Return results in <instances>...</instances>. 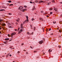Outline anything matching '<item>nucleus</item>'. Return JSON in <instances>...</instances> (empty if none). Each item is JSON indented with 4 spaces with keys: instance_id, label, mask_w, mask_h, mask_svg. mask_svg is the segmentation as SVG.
<instances>
[{
    "instance_id": "13d9d810",
    "label": "nucleus",
    "mask_w": 62,
    "mask_h": 62,
    "mask_svg": "<svg viewBox=\"0 0 62 62\" xmlns=\"http://www.w3.org/2000/svg\"><path fill=\"white\" fill-rule=\"evenodd\" d=\"M6 42H8V41H6Z\"/></svg>"
},
{
    "instance_id": "680f3d73",
    "label": "nucleus",
    "mask_w": 62,
    "mask_h": 62,
    "mask_svg": "<svg viewBox=\"0 0 62 62\" xmlns=\"http://www.w3.org/2000/svg\"><path fill=\"white\" fill-rule=\"evenodd\" d=\"M54 34L53 33H52V34H51L52 35H53Z\"/></svg>"
},
{
    "instance_id": "b1692460",
    "label": "nucleus",
    "mask_w": 62,
    "mask_h": 62,
    "mask_svg": "<svg viewBox=\"0 0 62 62\" xmlns=\"http://www.w3.org/2000/svg\"><path fill=\"white\" fill-rule=\"evenodd\" d=\"M20 31H21V32H23V29H21L20 30Z\"/></svg>"
},
{
    "instance_id": "603ef678",
    "label": "nucleus",
    "mask_w": 62,
    "mask_h": 62,
    "mask_svg": "<svg viewBox=\"0 0 62 62\" xmlns=\"http://www.w3.org/2000/svg\"><path fill=\"white\" fill-rule=\"evenodd\" d=\"M31 34H33V32H32L31 33Z\"/></svg>"
},
{
    "instance_id": "c85d7f7f",
    "label": "nucleus",
    "mask_w": 62,
    "mask_h": 62,
    "mask_svg": "<svg viewBox=\"0 0 62 62\" xmlns=\"http://www.w3.org/2000/svg\"><path fill=\"white\" fill-rule=\"evenodd\" d=\"M53 12H51L50 13V14L51 15V14H53Z\"/></svg>"
},
{
    "instance_id": "0eeeda50",
    "label": "nucleus",
    "mask_w": 62,
    "mask_h": 62,
    "mask_svg": "<svg viewBox=\"0 0 62 62\" xmlns=\"http://www.w3.org/2000/svg\"><path fill=\"white\" fill-rule=\"evenodd\" d=\"M2 26H5V25H6V24L4 23H2Z\"/></svg>"
},
{
    "instance_id": "338daca9",
    "label": "nucleus",
    "mask_w": 62,
    "mask_h": 62,
    "mask_svg": "<svg viewBox=\"0 0 62 62\" xmlns=\"http://www.w3.org/2000/svg\"><path fill=\"white\" fill-rule=\"evenodd\" d=\"M0 29H1V28L0 27Z\"/></svg>"
},
{
    "instance_id": "1a4fd4ad",
    "label": "nucleus",
    "mask_w": 62,
    "mask_h": 62,
    "mask_svg": "<svg viewBox=\"0 0 62 62\" xmlns=\"http://www.w3.org/2000/svg\"><path fill=\"white\" fill-rule=\"evenodd\" d=\"M9 39V38H6L5 39L6 40H8Z\"/></svg>"
},
{
    "instance_id": "f704fd0d",
    "label": "nucleus",
    "mask_w": 62,
    "mask_h": 62,
    "mask_svg": "<svg viewBox=\"0 0 62 62\" xmlns=\"http://www.w3.org/2000/svg\"><path fill=\"white\" fill-rule=\"evenodd\" d=\"M9 3H11V1H9Z\"/></svg>"
},
{
    "instance_id": "5fc2aeb1",
    "label": "nucleus",
    "mask_w": 62,
    "mask_h": 62,
    "mask_svg": "<svg viewBox=\"0 0 62 62\" xmlns=\"http://www.w3.org/2000/svg\"><path fill=\"white\" fill-rule=\"evenodd\" d=\"M11 40H12V39L10 40H9V41H11Z\"/></svg>"
},
{
    "instance_id": "412c9836",
    "label": "nucleus",
    "mask_w": 62,
    "mask_h": 62,
    "mask_svg": "<svg viewBox=\"0 0 62 62\" xmlns=\"http://www.w3.org/2000/svg\"><path fill=\"white\" fill-rule=\"evenodd\" d=\"M8 15H12V14H11L10 13L8 14Z\"/></svg>"
},
{
    "instance_id": "c03bdc74",
    "label": "nucleus",
    "mask_w": 62,
    "mask_h": 62,
    "mask_svg": "<svg viewBox=\"0 0 62 62\" xmlns=\"http://www.w3.org/2000/svg\"><path fill=\"white\" fill-rule=\"evenodd\" d=\"M17 53H20V51H18L17 52Z\"/></svg>"
},
{
    "instance_id": "72a5a7b5",
    "label": "nucleus",
    "mask_w": 62,
    "mask_h": 62,
    "mask_svg": "<svg viewBox=\"0 0 62 62\" xmlns=\"http://www.w3.org/2000/svg\"><path fill=\"white\" fill-rule=\"evenodd\" d=\"M9 55V54H8V55H6L7 57H8V56Z\"/></svg>"
},
{
    "instance_id": "cd10ccee",
    "label": "nucleus",
    "mask_w": 62,
    "mask_h": 62,
    "mask_svg": "<svg viewBox=\"0 0 62 62\" xmlns=\"http://www.w3.org/2000/svg\"><path fill=\"white\" fill-rule=\"evenodd\" d=\"M35 3H37V2H38V0H35Z\"/></svg>"
},
{
    "instance_id": "0e129e2a",
    "label": "nucleus",
    "mask_w": 62,
    "mask_h": 62,
    "mask_svg": "<svg viewBox=\"0 0 62 62\" xmlns=\"http://www.w3.org/2000/svg\"><path fill=\"white\" fill-rule=\"evenodd\" d=\"M4 8H6V7H5L4 6Z\"/></svg>"
},
{
    "instance_id": "a19ab883",
    "label": "nucleus",
    "mask_w": 62,
    "mask_h": 62,
    "mask_svg": "<svg viewBox=\"0 0 62 62\" xmlns=\"http://www.w3.org/2000/svg\"><path fill=\"white\" fill-rule=\"evenodd\" d=\"M48 29H46V31H48Z\"/></svg>"
},
{
    "instance_id": "7c9ffc66",
    "label": "nucleus",
    "mask_w": 62,
    "mask_h": 62,
    "mask_svg": "<svg viewBox=\"0 0 62 62\" xmlns=\"http://www.w3.org/2000/svg\"><path fill=\"white\" fill-rule=\"evenodd\" d=\"M53 23H54V24L56 22H55V21H54L53 22Z\"/></svg>"
},
{
    "instance_id": "58836bf2",
    "label": "nucleus",
    "mask_w": 62,
    "mask_h": 62,
    "mask_svg": "<svg viewBox=\"0 0 62 62\" xmlns=\"http://www.w3.org/2000/svg\"><path fill=\"white\" fill-rule=\"evenodd\" d=\"M8 25H10V23H8Z\"/></svg>"
},
{
    "instance_id": "7ed1b4c3",
    "label": "nucleus",
    "mask_w": 62,
    "mask_h": 62,
    "mask_svg": "<svg viewBox=\"0 0 62 62\" xmlns=\"http://www.w3.org/2000/svg\"><path fill=\"white\" fill-rule=\"evenodd\" d=\"M19 9H23V7L22 6H20L19 7Z\"/></svg>"
},
{
    "instance_id": "2f4dec72",
    "label": "nucleus",
    "mask_w": 62,
    "mask_h": 62,
    "mask_svg": "<svg viewBox=\"0 0 62 62\" xmlns=\"http://www.w3.org/2000/svg\"><path fill=\"white\" fill-rule=\"evenodd\" d=\"M50 30H51V28H50L48 30V31H50Z\"/></svg>"
},
{
    "instance_id": "a211bd4d",
    "label": "nucleus",
    "mask_w": 62,
    "mask_h": 62,
    "mask_svg": "<svg viewBox=\"0 0 62 62\" xmlns=\"http://www.w3.org/2000/svg\"><path fill=\"white\" fill-rule=\"evenodd\" d=\"M8 37H12V36H11V35H9V34H8Z\"/></svg>"
},
{
    "instance_id": "f3484780",
    "label": "nucleus",
    "mask_w": 62,
    "mask_h": 62,
    "mask_svg": "<svg viewBox=\"0 0 62 62\" xmlns=\"http://www.w3.org/2000/svg\"><path fill=\"white\" fill-rule=\"evenodd\" d=\"M21 28H23V25L22 24H21Z\"/></svg>"
},
{
    "instance_id": "9b49d317",
    "label": "nucleus",
    "mask_w": 62,
    "mask_h": 62,
    "mask_svg": "<svg viewBox=\"0 0 62 62\" xmlns=\"http://www.w3.org/2000/svg\"><path fill=\"white\" fill-rule=\"evenodd\" d=\"M54 10H55V11H57V8H55V9H54Z\"/></svg>"
},
{
    "instance_id": "473e14b6",
    "label": "nucleus",
    "mask_w": 62,
    "mask_h": 62,
    "mask_svg": "<svg viewBox=\"0 0 62 62\" xmlns=\"http://www.w3.org/2000/svg\"><path fill=\"white\" fill-rule=\"evenodd\" d=\"M30 48H31V49H33V47H32V46H31L30 47Z\"/></svg>"
},
{
    "instance_id": "2eb2a0df",
    "label": "nucleus",
    "mask_w": 62,
    "mask_h": 62,
    "mask_svg": "<svg viewBox=\"0 0 62 62\" xmlns=\"http://www.w3.org/2000/svg\"><path fill=\"white\" fill-rule=\"evenodd\" d=\"M30 26L31 29H33V28H32V25H31Z\"/></svg>"
},
{
    "instance_id": "79ce46f5",
    "label": "nucleus",
    "mask_w": 62,
    "mask_h": 62,
    "mask_svg": "<svg viewBox=\"0 0 62 62\" xmlns=\"http://www.w3.org/2000/svg\"><path fill=\"white\" fill-rule=\"evenodd\" d=\"M42 29L43 30H44V28H42Z\"/></svg>"
},
{
    "instance_id": "69168bd1",
    "label": "nucleus",
    "mask_w": 62,
    "mask_h": 62,
    "mask_svg": "<svg viewBox=\"0 0 62 62\" xmlns=\"http://www.w3.org/2000/svg\"><path fill=\"white\" fill-rule=\"evenodd\" d=\"M18 30H19V28H18Z\"/></svg>"
},
{
    "instance_id": "393cba45",
    "label": "nucleus",
    "mask_w": 62,
    "mask_h": 62,
    "mask_svg": "<svg viewBox=\"0 0 62 62\" xmlns=\"http://www.w3.org/2000/svg\"><path fill=\"white\" fill-rule=\"evenodd\" d=\"M49 10H53V8H50L49 9Z\"/></svg>"
},
{
    "instance_id": "9d476101",
    "label": "nucleus",
    "mask_w": 62,
    "mask_h": 62,
    "mask_svg": "<svg viewBox=\"0 0 62 62\" xmlns=\"http://www.w3.org/2000/svg\"><path fill=\"white\" fill-rule=\"evenodd\" d=\"M43 2V1H42V0H40L39 1V2L40 3H42Z\"/></svg>"
},
{
    "instance_id": "e433bc0d",
    "label": "nucleus",
    "mask_w": 62,
    "mask_h": 62,
    "mask_svg": "<svg viewBox=\"0 0 62 62\" xmlns=\"http://www.w3.org/2000/svg\"><path fill=\"white\" fill-rule=\"evenodd\" d=\"M30 3H31V4H32V1H30Z\"/></svg>"
},
{
    "instance_id": "4d7b16f0",
    "label": "nucleus",
    "mask_w": 62,
    "mask_h": 62,
    "mask_svg": "<svg viewBox=\"0 0 62 62\" xmlns=\"http://www.w3.org/2000/svg\"><path fill=\"white\" fill-rule=\"evenodd\" d=\"M15 31H17V29H15Z\"/></svg>"
},
{
    "instance_id": "f03ea898",
    "label": "nucleus",
    "mask_w": 62,
    "mask_h": 62,
    "mask_svg": "<svg viewBox=\"0 0 62 62\" xmlns=\"http://www.w3.org/2000/svg\"><path fill=\"white\" fill-rule=\"evenodd\" d=\"M43 40H42L39 42V43L40 44H41L43 43Z\"/></svg>"
},
{
    "instance_id": "8fccbe9b",
    "label": "nucleus",
    "mask_w": 62,
    "mask_h": 62,
    "mask_svg": "<svg viewBox=\"0 0 62 62\" xmlns=\"http://www.w3.org/2000/svg\"><path fill=\"white\" fill-rule=\"evenodd\" d=\"M52 2H54V0H53V1H52Z\"/></svg>"
},
{
    "instance_id": "c756f323",
    "label": "nucleus",
    "mask_w": 62,
    "mask_h": 62,
    "mask_svg": "<svg viewBox=\"0 0 62 62\" xmlns=\"http://www.w3.org/2000/svg\"><path fill=\"white\" fill-rule=\"evenodd\" d=\"M24 8H27V6H24Z\"/></svg>"
},
{
    "instance_id": "09e8293b",
    "label": "nucleus",
    "mask_w": 62,
    "mask_h": 62,
    "mask_svg": "<svg viewBox=\"0 0 62 62\" xmlns=\"http://www.w3.org/2000/svg\"><path fill=\"white\" fill-rule=\"evenodd\" d=\"M46 17H49V16H48V15H46Z\"/></svg>"
},
{
    "instance_id": "c9c22d12",
    "label": "nucleus",
    "mask_w": 62,
    "mask_h": 62,
    "mask_svg": "<svg viewBox=\"0 0 62 62\" xmlns=\"http://www.w3.org/2000/svg\"><path fill=\"white\" fill-rule=\"evenodd\" d=\"M9 28H11V26H9Z\"/></svg>"
},
{
    "instance_id": "6e6d98bb",
    "label": "nucleus",
    "mask_w": 62,
    "mask_h": 62,
    "mask_svg": "<svg viewBox=\"0 0 62 62\" xmlns=\"http://www.w3.org/2000/svg\"><path fill=\"white\" fill-rule=\"evenodd\" d=\"M49 4H50V3H49L47 4V5H49Z\"/></svg>"
},
{
    "instance_id": "4468645a",
    "label": "nucleus",
    "mask_w": 62,
    "mask_h": 62,
    "mask_svg": "<svg viewBox=\"0 0 62 62\" xmlns=\"http://www.w3.org/2000/svg\"><path fill=\"white\" fill-rule=\"evenodd\" d=\"M2 21H3V20L1 19V18H0V22H1Z\"/></svg>"
},
{
    "instance_id": "e2e57ef3",
    "label": "nucleus",
    "mask_w": 62,
    "mask_h": 62,
    "mask_svg": "<svg viewBox=\"0 0 62 62\" xmlns=\"http://www.w3.org/2000/svg\"><path fill=\"white\" fill-rule=\"evenodd\" d=\"M52 50H51L50 51V52H52Z\"/></svg>"
},
{
    "instance_id": "774afa93",
    "label": "nucleus",
    "mask_w": 62,
    "mask_h": 62,
    "mask_svg": "<svg viewBox=\"0 0 62 62\" xmlns=\"http://www.w3.org/2000/svg\"><path fill=\"white\" fill-rule=\"evenodd\" d=\"M1 33H1V32H0V33L1 34Z\"/></svg>"
},
{
    "instance_id": "aec40b11",
    "label": "nucleus",
    "mask_w": 62,
    "mask_h": 62,
    "mask_svg": "<svg viewBox=\"0 0 62 62\" xmlns=\"http://www.w3.org/2000/svg\"><path fill=\"white\" fill-rule=\"evenodd\" d=\"M34 53H37V51H34Z\"/></svg>"
},
{
    "instance_id": "de8ad7c7",
    "label": "nucleus",
    "mask_w": 62,
    "mask_h": 62,
    "mask_svg": "<svg viewBox=\"0 0 62 62\" xmlns=\"http://www.w3.org/2000/svg\"><path fill=\"white\" fill-rule=\"evenodd\" d=\"M32 3H33L34 4H35V3L34 2H32Z\"/></svg>"
},
{
    "instance_id": "ea45409f",
    "label": "nucleus",
    "mask_w": 62,
    "mask_h": 62,
    "mask_svg": "<svg viewBox=\"0 0 62 62\" xmlns=\"http://www.w3.org/2000/svg\"><path fill=\"white\" fill-rule=\"evenodd\" d=\"M16 21H17V22H19V21L18 20H16Z\"/></svg>"
},
{
    "instance_id": "bf43d9fd",
    "label": "nucleus",
    "mask_w": 62,
    "mask_h": 62,
    "mask_svg": "<svg viewBox=\"0 0 62 62\" xmlns=\"http://www.w3.org/2000/svg\"><path fill=\"white\" fill-rule=\"evenodd\" d=\"M50 49H49V50L48 51H49V52H50Z\"/></svg>"
},
{
    "instance_id": "ddd939ff",
    "label": "nucleus",
    "mask_w": 62,
    "mask_h": 62,
    "mask_svg": "<svg viewBox=\"0 0 62 62\" xmlns=\"http://www.w3.org/2000/svg\"><path fill=\"white\" fill-rule=\"evenodd\" d=\"M31 20L32 21H34V20H35V19L34 18H32L31 19Z\"/></svg>"
},
{
    "instance_id": "5701e85b",
    "label": "nucleus",
    "mask_w": 62,
    "mask_h": 62,
    "mask_svg": "<svg viewBox=\"0 0 62 62\" xmlns=\"http://www.w3.org/2000/svg\"><path fill=\"white\" fill-rule=\"evenodd\" d=\"M41 13H43V11H41Z\"/></svg>"
},
{
    "instance_id": "dca6fc26",
    "label": "nucleus",
    "mask_w": 62,
    "mask_h": 62,
    "mask_svg": "<svg viewBox=\"0 0 62 62\" xmlns=\"http://www.w3.org/2000/svg\"><path fill=\"white\" fill-rule=\"evenodd\" d=\"M5 10H4V9H1L0 10V11H5Z\"/></svg>"
},
{
    "instance_id": "f257e3e1",
    "label": "nucleus",
    "mask_w": 62,
    "mask_h": 62,
    "mask_svg": "<svg viewBox=\"0 0 62 62\" xmlns=\"http://www.w3.org/2000/svg\"><path fill=\"white\" fill-rule=\"evenodd\" d=\"M16 32H13V33H11V35H10L12 37H13V35H16Z\"/></svg>"
},
{
    "instance_id": "f8f14e48",
    "label": "nucleus",
    "mask_w": 62,
    "mask_h": 62,
    "mask_svg": "<svg viewBox=\"0 0 62 62\" xmlns=\"http://www.w3.org/2000/svg\"><path fill=\"white\" fill-rule=\"evenodd\" d=\"M59 23L60 24H61V23H62V21H60L59 22Z\"/></svg>"
},
{
    "instance_id": "6ab92c4d",
    "label": "nucleus",
    "mask_w": 62,
    "mask_h": 62,
    "mask_svg": "<svg viewBox=\"0 0 62 62\" xmlns=\"http://www.w3.org/2000/svg\"><path fill=\"white\" fill-rule=\"evenodd\" d=\"M13 4H10L9 6H13Z\"/></svg>"
},
{
    "instance_id": "39448f33",
    "label": "nucleus",
    "mask_w": 62,
    "mask_h": 62,
    "mask_svg": "<svg viewBox=\"0 0 62 62\" xmlns=\"http://www.w3.org/2000/svg\"><path fill=\"white\" fill-rule=\"evenodd\" d=\"M25 10L26 11V10H27V9H23L22 11H23V12H24V11Z\"/></svg>"
},
{
    "instance_id": "a18cd8bd",
    "label": "nucleus",
    "mask_w": 62,
    "mask_h": 62,
    "mask_svg": "<svg viewBox=\"0 0 62 62\" xmlns=\"http://www.w3.org/2000/svg\"><path fill=\"white\" fill-rule=\"evenodd\" d=\"M27 34H28V35H29V32H28L27 33Z\"/></svg>"
},
{
    "instance_id": "37998d69",
    "label": "nucleus",
    "mask_w": 62,
    "mask_h": 62,
    "mask_svg": "<svg viewBox=\"0 0 62 62\" xmlns=\"http://www.w3.org/2000/svg\"><path fill=\"white\" fill-rule=\"evenodd\" d=\"M16 25H18V23H16Z\"/></svg>"
},
{
    "instance_id": "6e6552de",
    "label": "nucleus",
    "mask_w": 62,
    "mask_h": 62,
    "mask_svg": "<svg viewBox=\"0 0 62 62\" xmlns=\"http://www.w3.org/2000/svg\"><path fill=\"white\" fill-rule=\"evenodd\" d=\"M36 8H35V6H33V9H32V10H34V9H35Z\"/></svg>"
},
{
    "instance_id": "20e7f679",
    "label": "nucleus",
    "mask_w": 62,
    "mask_h": 62,
    "mask_svg": "<svg viewBox=\"0 0 62 62\" xmlns=\"http://www.w3.org/2000/svg\"><path fill=\"white\" fill-rule=\"evenodd\" d=\"M26 18L27 19L26 20V22H28V16H26Z\"/></svg>"
},
{
    "instance_id": "49530a36",
    "label": "nucleus",
    "mask_w": 62,
    "mask_h": 62,
    "mask_svg": "<svg viewBox=\"0 0 62 62\" xmlns=\"http://www.w3.org/2000/svg\"><path fill=\"white\" fill-rule=\"evenodd\" d=\"M23 44H24V43H23L22 44V45H23Z\"/></svg>"
},
{
    "instance_id": "864d4df0",
    "label": "nucleus",
    "mask_w": 62,
    "mask_h": 62,
    "mask_svg": "<svg viewBox=\"0 0 62 62\" xmlns=\"http://www.w3.org/2000/svg\"><path fill=\"white\" fill-rule=\"evenodd\" d=\"M60 4H62V2H60Z\"/></svg>"
},
{
    "instance_id": "3c124183",
    "label": "nucleus",
    "mask_w": 62,
    "mask_h": 62,
    "mask_svg": "<svg viewBox=\"0 0 62 62\" xmlns=\"http://www.w3.org/2000/svg\"><path fill=\"white\" fill-rule=\"evenodd\" d=\"M9 56H11V54H10Z\"/></svg>"
},
{
    "instance_id": "bb28decb",
    "label": "nucleus",
    "mask_w": 62,
    "mask_h": 62,
    "mask_svg": "<svg viewBox=\"0 0 62 62\" xmlns=\"http://www.w3.org/2000/svg\"><path fill=\"white\" fill-rule=\"evenodd\" d=\"M18 33H19V34H20V33H21V31H19Z\"/></svg>"
},
{
    "instance_id": "052dcab7",
    "label": "nucleus",
    "mask_w": 62,
    "mask_h": 62,
    "mask_svg": "<svg viewBox=\"0 0 62 62\" xmlns=\"http://www.w3.org/2000/svg\"><path fill=\"white\" fill-rule=\"evenodd\" d=\"M46 0V1H49V0Z\"/></svg>"
},
{
    "instance_id": "4be33fe9",
    "label": "nucleus",
    "mask_w": 62,
    "mask_h": 62,
    "mask_svg": "<svg viewBox=\"0 0 62 62\" xmlns=\"http://www.w3.org/2000/svg\"><path fill=\"white\" fill-rule=\"evenodd\" d=\"M36 27H34V31H35V29H36Z\"/></svg>"
},
{
    "instance_id": "a878e982",
    "label": "nucleus",
    "mask_w": 62,
    "mask_h": 62,
    "mask_svg": "<svg viewBox=\"0 0 62 62\" xmlns=\"http://www.w3.org/2000/svg\"><path fill=\"white\" fill-rule=\"evenodd\" d=\"M58 47L59 48H61V46H58Z\"/></svg>"
},
{
    "instance_id": "423d86ee",
    "label": "nucleus",
    "mask_w": 62,
    "mask_h": 62,
    "mask_svg": "<svg viewBox=\"0 0 62 62\" xmlns=\"http://www.w3.org/2000/svg\"><path fill=\"white\" fill-rule=\"evenodd\" d=\"M39 19L40 20H41V21H43V19L42 18H39Z\"/></svg>"
},
{
    "instance_id": "4c0bfd02",
    "label": "nucleus",
    "mask_w": 62,
    "mask_h": 62,
    "mask_svg": "<svg viewBox=\"0 0 62 62\" xmlns=\"http://www.w3.org/2000/svg\"><path fill=\"white\" fill-rule=\"evenodd\" d=\"M4 43H6H6H7V42H4Z\"/></svg>"
}]
</instances>
